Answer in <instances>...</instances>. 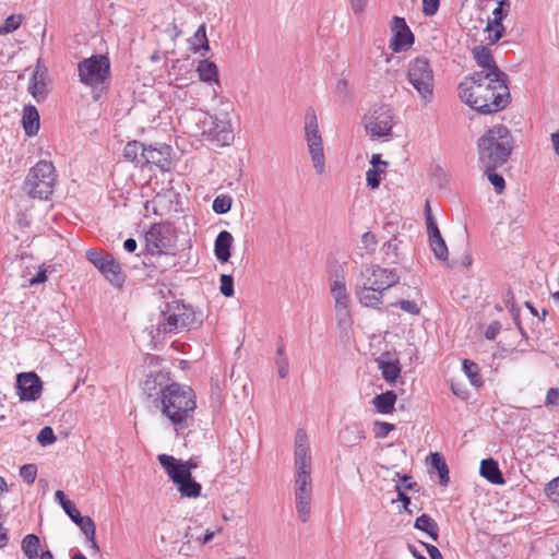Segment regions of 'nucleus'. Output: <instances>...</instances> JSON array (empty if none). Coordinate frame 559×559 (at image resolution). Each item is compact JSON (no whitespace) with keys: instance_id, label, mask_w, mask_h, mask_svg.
<instances>
[{"instance_id":"obj_1","label":"nucleus","mask_w":559,"mask_h":559,"mask_svg":"<svg viewBox=\"0 0 559 559\" xmlns=\"http://www.w3.org/2000/svg\"><path fill=\"white\" fill-rule=\"evenodd\" d=\"M508 76L497 72H474L459 85L460 98L483 115L498 112L510 103Z\"/></svg>"},{"instance_id":"obj_2","label":"nucleus","mask_w":559,"mask_h":559,"mask_svg":"<svg viewBox=\"0 0 559 559\" xmlns=\"http://www.w3.org/2000/svg\"><path fill=\"white\" fill-rule=\"evenodd\" d=\"M295 507L298 519L306 523L310 518L312 501L311 454L308 437L304 429L295 435Z\"/></svg>"},{"instance_id":"obj_3","label":"nucleus","mask_w":559,"mask_h":559,"mask_svg":"<svg viewBox=\"0 0 559 559\" xmlns=\"http://www.w3.org/2000/svg\"><path fill=\"white\" fill-rule=\"evenodd\" d=\"M154 405L178 431L187 428L197 407L195 394L189 386L171 383L157 392Z\"/></svg>"},{"instance_id":"obj_4","label":"nucleus","mask_w":559,"mask_h":559,"mask_svg":"<svg viewBox=\"0 0 559 559\" xmlns=\"http://www.w3.org/2000/svg\"><path fill=\"white\" fill-rule=\"evenodd\" d=\"M512 148L510 130L503 124H496L478 139V162L484 170H495L508 162Z\"/></svg>"},{"instance_id":"obj_5","label":"nucleus","mask_w":559,"mask_h":559,"mask_svg":"<svg viewBox=\"0 0 559 559\" xmlns=\"http://www.w3.org/2000/svg\"><path fill=\"white\" fill-rule=\"evenodd\" d=\"M162 316L163 321L158 324V330L163 333H177L202 323V319L191 307L178 300L167 302Z\"/></svg>"},{"instance_id":"obj_6","label":"nucleus","mask_w":559,"mask_h":559,"mask_svg":"<svg viewBox=\"0 0 559 559\" xmlns=\"http://www.w3.org/2000/svg\"><path fill=\"white\" fill-rule=\"evenodd\" d=\"M56 183L55 166L51 162L39 160L29 169L24 182V190L33 199L47 200L53 192Z\"/></svg>"},{"instance_id":"obj_7","label":"nucleus","mask_w":559,"mask_h":559,"mask_svg":"<svg viewBox=\"0 0 559 559\" xmlns=\"http://www.w3.org/2000/svg\"><path fill=\"white\" fill-rule=\"evenodd\" d=\"M146 250L152 258L159 260H169L168 266L176 265L175 254L167 252L175 246L171 228L165 224H153L145 234Z\"/></svg>"},{"instance_id":"obj_8","label":"nucleus","mask_w":559,"mask_h":559,"mask_svg":"<svg viewBox=\"0 0 559 559\" xmlns=\"http://www.w3.org/2000/svg\"><path fill=\"white\" fill-rule=\"evenodd\" d=\"M407 80L425 104L433 99V71L428 59L417 57L408 63Z\"/></svg>"},{"instance_id":"obj_9","label":"nucleus","mask_w":559,"mask_h":559,"mask_svg":"<svg viewBox=\"0 0 559 559\" xmlns=\"http://www.w3.org/2000/svg\"><path fill=\"white\" fill-rule=\"evenodd\" d=\"M78 71L83 84L97 88L109 76L110 61L107 56L93 55L79 62Z\"/></svg>"},{"instance_id":"obj_10","label":"nucleus","mask_w":559,"mask_h":559,"mask_svg":"<svg viewBox=\"0 0 559 559\" xmlns=\"http://www.w3.org/2000/svg\"><path fill=\"white\" fill-rule=\"evenodd\" d=\"M305 133L313 167L321 175L325 169L323 142L319 132L316 112L311 108L306 114Z\"/></svg>"},{"instance_id":"obj_11","label":"nucleus","mask_w":559,"mask_h":559,"mask_svg":"<svg viewBox=\"0 0 559 559\" xmlns=\"http://www.w3.org/2000/svg\"><path fill=\"white\" fill-rule=\"evenodd\" d=\"M364 124L371 136H389L395 124L394 111L388 105L376 106L365 116Z\"/></svg>"},{"instance_id":"obj_12","label":"nucleus","mask_w":559,"mask_h":559,"mask_svg":"<svg viewBox=\"0 0 559 559\" xmlns=\"http://www.w3.org/2000/svg\"><path fill=\"white\" fill-rule=\"evenodd\" d=\"M399 280L400 277L395 271L370 264L361 269L357 283L385 292L397 284Z\"/></svg>"},{"instance_id":"obj_13","label":"nucleus","mask_w":559,"mask_h":559,"mask_svg":"<svg viewBox=\"0 0 559 559\" xmlns=\"http://www.w3.org/2000/svg\"><path fill=\"white\" fill-rule=\"evenodd\" d=\"M203 124L205 126L203 134L218 146H227L234 141V132L227 114L221 117L210 116L209 121H204Z\"/></svg>"},{"instance_id":"obj_14","label":"nucleus","mask_w":559,"mask_h":559,"mask_svg":"<svg viewBox=\"0 0 559 559\" xmlns=\"http://www.w3.org/2000/svg\"><path fill=\"white\" fill-rule=\"evenodd\" d=\"M15 388L21 402H35L41 395L43 381L35 372H21L16 376Z\"/></svg>"},{"instance_id":"obj_15","label":"nucleus","mask_w":559,"mask_h":559,"mask_svg":"<svg viewBox=\"0 0 559 559\" xmlns=\"http://www.w3.org/2000/svg\"><path fill=\"white\" fill-rule=\"evenodd\" d=\"M390 27L393 33L390 48L394 52L405 51L414 44V35L404 17L393 16Z\"/></svg>"},{"instance_id":"obj_16","label":"nucleus","mask_w":559,"mask_h":559,"mask_svg":"<svg viewBox=\"0 0 559 559\" xmlns=\"http://www.w3.org/2000/svg\"><path fill=\"white\" fill-rule=\"evenodd\" d=\"M171 151L167 144L147 145L144 166L154 165L160 171H169L173 168Z\"/></svg>"},{"instance_id":"obj_17","label":"nucleus","mask_w":559,"mask_h":559,"mask_svg":"<svg viewBox=\"0 0 559 559\" xmlns=\"http://www.w3.org/2000/svg\"><path fill=\"white\" fill-rule=\"evenodd\" d=\"M55 499L84 534H93L92 530H94V521L90 516H83L62 490H57L55 492Z\"/></svg>"},{"instance_id":"obj_18","label":"nucleus","mask_w":559,"mask_h":559,"mask_svg":"<svg viewBox=\"0 0 559 559\" xmlns=\"http://www.w3.org/2000/svg\"><path fill=\"white\" fill-rule=\"evenodd\" d=\"M167 475L176 485L182 498H198L201 495V485L193 479L188 469H183L180 474L173 472L167 473Z\"/></svg>"},{"instance_id":"obj_19","label":"nucleus","mask_w":559,"mask_h":559,"mask_svg":"<svg viewBox=\"0 0 559 559\" xmlns=\"http://www.w3.org/2000/svg\"><path fill=\"white\" fill-rule=\"evenodd\" d=\"M365 438L366 431L359 423L346 425L338 433L341 445L348 448L359 444Z\"/></svg>"},{"instance_id":"obj_20","label":"nucleus","mask_w":559,"mask_h":559,"mask_svg":"<svg viewBox=\"0 0 559 559\" xmlns=\"http://www.w3.org/2000/svg\"><path fill=\"white\" fill-rule=\"evenodd\" d=\"M355 294L364 307L379 308L382 304L384 292L368 285L356 284Z\"/></svg>"},{"instance_id":"obj_21","label":"nucleus","mask_w":559,"mask_h":559,"mask_svg":"<svg viewBox=\"0 0 559 559\" xmlns=\"http://www.w3.org/2000/svg\"><path fill=\"white\" fill-rule=\"evenodd\" d=\"M157 460L166 473H182L183 469H188L192 474V469L197 467V463L193 460L181 461L169 454H159Z\"/></svg>"},{"instance_id":"obj_22","label":"nucleus","mask_w":559,"mask_h":559,"mask_svg":"<svg viewBox=\"0 0 559 559\" xmlns=\"http://www.w3.org/2000/svg\"><path fill=\"white\" fill-rule=\"evenodd\" d=\"M474 58L479 67L483 68L479 72H497L501 76H508L496 64L491 51L485 46H477L473 49Z\"/></svg>"},{"instance_id":"obj_23","label":"nucleus","mask_w":559,"mask_h":559,"mask_svg":"<svg viewBox=\"0 0 559 559\" xmlns=\"http://www.w3.org/2000/svg\"><path fill=\"white\" fill-rule=\"evenodd\" d=\"M377 362L385 381L393 382L397 379L401 372L400 362L397 359H392L389 352L383 353L377 359Z\"/></svg>"},{"instance_id":"obj_24","label":"nucleus","mask_w":559,"mask_h":559,"mask_svg":"<svg viewBox=\"0 0 559 559\" xmlns=\"http://www.w3.org/2000/svg\"><path fill=\"white\" fill-rule=\"evenodd\" d=\"M233 242L234 237L229 231L222 230L218 233L214 243V253L218 261L224 263L229 260Z\"/></svg>"},{"instance_id":"obj_25","label":"nucleus","mask_w":559,"mask_h":559,"mask_svg":"<svg viewBox=\"0 0 559 559\" xmlns=\"http://www.w3.org/2000/svg\"><path fill=\"white\" fill-rule=\"evenodd\" d=\"M99 272L115 286L121 287L124 283V274L119 262H117L111 255L105 261L104 269Z\"/></svg>"},{"instance_id":"obj_26","label":"nucleus","mask_w":559,"mask_h":559,"mask_svg":"<svg viewBox=\"0 0 559 559\" xmlns=\"http://www.w3.org/2000/svg\"><path fill=\"white\" fill-rule=\"evenodd\" d=\"M146 145L140 141H130L123 148V157L126 160L134 163L136 166L144 167Z\"/></svg>"},{"instance_id":"obj_27","label":"nucleus","mask_w":559,"mask_h":559,"mask_svg":"<svg viewBox=\"0 0 559 559\" xmlns=\"http://www.w3.org/2000/svg\"><path fill=\"white\" fill-rule=\"evenodd\" d=\"M480 475L495 485L504 484V478L499 469L498 463L493 459H485L480 463Z\"/></svg>"},{"instance_id":"obj_28","label":"nucleus","mask_w":559,"mask_h":559,"mask_svg":"<svg viewBox=\"0 0 559 559\" xmlns=\"http://www.w3.org/2000/svg\"><path fill=\"white\" fill-rule=\"evenodd\" d=\"M46 73L45 71H40L37 67L29 79L28 82V92L36 100H41L46 97Z\"/></svg>"},{"instance_id":"obj_29","label":"nucleus","mask_w":559,"mask_h":559,"mask_svg":"<svg viewBox=\"0 0 559 559\" xmlns=\"http://www.w3.org/2000/svg\"><path fill=\"white\" fill-rule=\"evenodd\" d=\"M22 123L28 136L35 135L39 130V114L35 106L27 105L23 109Z\"/></svg>"},{"instance_id":"obj_30","label":"nucleus","mask_w":559,"mask_h":559,"mask_svg":"<svg viewBox=\"0 0 559 559\" xmlns=\"http://www.w3.org/2000/svg\"><path fill=\"white\" fill-rule=\"evenodd\" d=\"M166 385V377L163 373H151L146 377L143 383V391L147 394L148 397L157 399V392L160 389H164Z\"/></svg>"},{"instance_id":"obj_31","label":"nucleus","mask_w":559,"mask_h":559,"mask_svg":"<svg viewBox=\"0 0 559 559\" xmlns=\"http://www.w3.org/2000/svg\"><path fill=\"white\" fill-rule=\"evenodd\" d=\"M191 50L204 57L210 50L205 24H201L191 38Z\"/></svg>"},{"instance_id":"obj_32","label":"nucleus","mask_w":559,"mask_h":559,"mask_svg":"<svg viewBox=\"0 0 559 559\" xmlns=\"http://www.w3.org/2000/svg\"><path fill=\"white\" fill-rule=\"evenodd\" d=\"M199 78L203 82H215L219 84L217 66L209 59L200 60L197 67Z\"/></svg>"},{"instance_id":"obj_33","label":"nucleus","mask_w":559,"mask_h":559,"mask_svg":"<svg viewBox=\"0 0 559 559\" xmlns=\"http://www.w3.org/2000/svg\"><path fill=\"white\" fill-rule=\"evenodd\" d=\"M396 394L393 391H386L378 394L373 399V405L380 414H389L394 409Z\"/></svg>"},{"instance_id":"obj_34","label":"nucleus","mask_w":559,"mask_h":559,"mask_svg":"<svg viewBox=\"0 0 559 559\" xmlns=\"http://www.w3.org/2000/svg\"><path fill=\"white\" fill-rule=\"evenodd\" d=\"M414 527L427 533L433 540H438L439 526L428 514H421L415 521Z\"/></svg>"},{"instance_id":"obj_35","label":"nucleus","mask_w":559,"mask_h":559,"mask_svg":"<svg viewBox=\"0 0 559 559\" xmlns=\"http://www.w3.org/2000/svg\"><path fill=\"white\" fill-rule=\"evenodd\" d=\"M428 237H429V246H430L436 259H438L440 261H447L449 252H448L447 243H445L443 237L441 236V233L439 231L436 234H431V235H428Z\"/></svg>"},{"instance_id":"obj_36","label":"nucleus","mask_w":559,"mask_h":559,"mask_svg":"<svg viewBox=\"0 0 559 559\" xmlns=\"http://www.w3.org/2000/svg\"><path fill=\"white\" fill-rule=\"evenodd\" d=\"M40 539L35 534L24 536L21 548L27 559H35L39 555Z\"/></svg>"},{"instance_id":"obj_37","label":"nucleus","mask_w":559,"mask_h":559,"mask_svg":"<svg viewBox=\"0 0 559 559\" xmlns=\"http://www.w3.org/2000/svg\"><path fill=\"white\" fill-rule=\"evenodd\" d=\"M431 466L438 471L440 485H448L450 480L449 468L444 457L440 453L436 452L431 454Z\"/></svg>"},{"instance_id":"obj_38","label":"nucleus","mask_w":559,"mask_h":559,"mask_svg":"<svg viewBox=\"0 0 559 559\" xmlns=\"http://www.w3.org/2000/svg\"><path fill=\"white\" fill-rule=\"evenodd\" d=\"M402 241L397 237H393L382 246V252L392 263H397L401 257Z\"/></svg>"},{"instance_id":"obj_39","label":"nucleus","mask_w":559,"mask_h":559,"mask_svg":"<svg viewBox=\"0 0 559 559\" xmlns=\"http://www.w3.org/2000/svg\"><path fill=\"white\" fill-rule=\"evenodd\" d=\"M463 371L474 386L478 388L483 385V379L479 374V368L476 362L465 359L463 361Z\"/></svg>"},{"instance_id":"obj_40","label":"nucleus","mask_w":559,"mask_h":559,"mask_svg":"<svg viewBox=\"0 0 559 559\" xmlns=\"http://www.w3.org/2000/svg\"><path fill=\"white\" fill-rule=\"evenodd\" d=\"M231 203L230 197L222 194L214 199L212 207L215 213L225 214L230 210Z\"/></svg>"},{"instance_id":"obj_41","label":"nucleus","mask_w":559,"mask_h":559,"mask_svg":"<svg viewBox=\"0 0 559 559\" xmlns=\"http://www.w3.org/2000/svg\"><path fill=\"white\" fill-rule=\"evenodd\" d=\"M485 31L488 32V36L486 38L488 44L492 45L503 36L504 27L502 23L498 26L497 24H492L489 20Z\"/></svg>"},{"instance_id":"obj_42","label":"nucleus","mask_w":559,"mask_h":559,"mask_svg":"<svg viewBox=\"0 0 559 559\" xmlns=\"http://www.w3.org/2000/svg\"><path fill=\"white\" fill-rule=\"evenodd\" d=\"M22 23L21 15H10L5 19L4 23L0 25V35L9 34L19 28Z\"/></svg>"},{"instance_id":"obj_43","label":"nucleus","mask_w":559,"mask_h":559,"mask_svg":"<svg viewBox=\"0 0 559 559\" xmlns=\"http://www.w3.org/2000/svg\"><path fill=\"white\" fill-rule=\"evenodd\" d=\"M334 93L342 103L349 100L350 90L348 82L345 79H338L335 84Z\"/></svg>"},{"instance_id":"obj_44","label":"nucleus","mask_w":559,"mask_h":559,"mask_svg":"<svg viewBox=\"0 0 559 559\" xmlns=\"http://www.w3.org/2000/svg\"><path fill=\"white\" fill-rule=\"evenodd\" d=\"M197 530H198V527H194V528L189 527L188 528V531L185 535V537L188 539V542H190L191 539H194V540L200 542L202 545H204L213 539L214 534H215L214 532L206 531L205 534L203 536H201L195 533Z\"/></svg>"},{"instance_id":"obj_45","label":"nucleus","mask_w":559,"mask_h":559,"mask_svg":"<svg viewBox=\"0 0 559 559\" xmlns=\"http://www.w3.org/2000/svg\"><path fill=\"white\" fill-rule=\"evenodd\" d=\"M219 290L225 297H231L234 295V278L231 275L222 274Z\"/></svg>"},{"instance_id":"obj_46","label":"nucleus","mask_w":559,"mask_h":559,"mask_svg":"<svg viewBox=\"0 0 559 559\" xmlns=\"http://www.w3.org/2000/svg\"><path fill=\"white\" fill-rule=\"evenodd\" d=\"M110 255L107 254L106 257H103L98 251L94 249H90L86 251V259L97 267L99 271L100 269H104L105 261L108 260Z\"/></svg>"},{"instance_id":"obj_47","label":"nucleus","mask_w":559,"mask_h":559,"mask_svg":"<svg viewBox=\"0 0 559 559\" xmlns=\"http://www.w3.org/2000/svg\"><path fill=\"white\" fill-rule=\"evenodd\" d=\"M485 173L490 183L495 187L496 192L501 193L506 188V181L503 177L495 173V170H485Z\"/></svg>"},{"instance_id":"obj_48","label":"nucleus","mask_w":559,"mask_h":559,"mask_svg":"<svg viewBox=\"0 0 559 559\" xmlns=\"http://www.w3.org/2000/svg\"><path fill=\"white\" fill-rule=\"evenodd\" d=\"M37 441L41 445L52 444L56 441V436L53 433L52 428L49 426L41 428L39 433L37 435Z\"/></svg>"},{"instance_id":"obj_49","label":"nucleus","mask_w":559,"mask_h":559,"mask_svg":"<svg viewBox=\"0 0 559 559\" xmlns=\"http://www.w3.org/2000/svg\"><path fill=\"white\" fill-rule=\"evenodd\" d=\"M20 475L27 484H33L37 476V467L35 464H25L20 468Z\"/></svg>"},{"instance_id":"obj_50","label":"nucleus","mask_w":559,"mask_h":559,"mask_svg":"<svg viewBox=\"0 0 559 559\" xmlns=\"http://www.w3.org/2000/svg\"><path fill=\"white\" fill-rule=\"evenodd\" d=\"M545 492L552 502L559 504V476L546 485Z\"/></svg>"},{"instance_id":"obj_51","label":"nucleus","mask_w":559,"mask_h":559,"mask_svg":"<svg viewBox=\"0 0 559 559\" xmlns=\"http://www.w3.org/2000/svg\"><path fill=\"white\" fill-rule=\"evenodd\" d=\"M335 314H336L337 325L344 331L348 330L352 325V316H350L349 309L348 310H335Z\"/></svg>"},{"instance_id":"obj_52","label":"nucleus","mask_w":559,"mask_h":559,"mask_svg":"<svg viewBox=\"0 0 559 559\" xmlns=\"http://www.w3.org/2000/svg\"><path fill=\"white\" fill-rule=\"evenodd\" d=\"M367 185L376 189L380 186V170L378 168H370L366 173Z\"/></svg>"},{"instance_id":"obj_53","label":"nucleus","mask_w":559,"mask_h":559,"mask_svg":"<svg viewBox=\"0 0 559 559\" xmlns=\"http://www.w3.org/2000/svg\"><path fill=\"white\" fill-rule=\"evenodd\" d=\"M504 5L509 7V3L507 0H502L498 2L497 8L493 10L495 19L490 21L492 24H497L500 26V23L502 22L503 17L507 15L504 11Z\"/></svg>"},{"instance_id":"obj_54","label":"nucleus","mask_w":559,"mask_h":559,"mask_svg":"<svg viewBox=\"0 0 559 559\" xmlns=\"http://www.w3.org/2000/svg\"><path fill=\"white\" fill-rule=\"evenodd\" d=\"M439 5V0H423V13L426 16H432L437 13Z\"/></svg>"},{"instance_id":"obj_55","label":"nucleus","mask_w":559,"mask_h":559,"mask_svg":"<svg viewBox=\"0 0 559 559\" xmlns=\"http://www.w3.org/2000/svg\"><path fill=\"white\" fill-rule=\"evenodd\" d=\"M399 306L402 310L413 316H418L420 313V308L415 301L402 299L399 301Z\"/></svg>"},{"instance_id":"obj_56","label":"nucleus","mask_w":559,"mask_h":559,"mask_svg":"<svg viewBox=\"0 0 559 559\" xmlns=\"http://www.w3.org/2000/svg\"><path fill=\"white\" fill-rule=\"evenodd\" d=\"M374 425L377 427V438H385L394 429V425L384 421H376Z\"/></svg>"},{"instance_id":"obj_57","label":"nucleus","mask_w":559,"mask_h":559,"mask_svg":"<svg viewBox=\"0 0 559 559\" xmlns=\"http://www.w3.org/2000/svg\"><path fill=\"white\" fill-rule=\"evenodd\" d=\"M361 242L367 250L373 251L376 249L378 241L373 233L367 231L362 235Z\"/></svg>"},{"instance_id":"obj_58","label":"nucleus","mask_w":559,"mask_h":559,"mask_svg":"<svg viewBox=\"0 0 559 559\" xmlns=\"http://www.w3.org/2000/svg\"><path fill=\"white\" fill-rule=\"evenodd\" d=\"M558 404H559V389L550 388L546 394L545 405L552 406V405H558Z\"/></svg>"},{"instance_id":"obj_59","label":"nucleus","mask_w":559,"mask_h":559,"mask_svg":"<svg viewBox=\"0 0 559 559\" xmlns=\"http://www.w3.org/2000/svg\"><path fill=\"white\" fill-rule=\"evenodd\" d=\"M276 367L278 376L284 379L288 374V358H276Z\"/></svg>"},{"instance_id":"obj_60","label":"nucleus","mask_w":559,"mask_h":559,"mask_svg":"<svg viewBox=\"0 0 559 559\" xmlns=\"http://www.w3.org/2000/svg\"><path fill=\"white\" fill-rule=\"evenodd\" d=\"M169 262V260H159V262H157V258H152L150 255L148 258V261H144V264L147 266V265H152L156 269H159L160 272H165L166 270L170 269L171 266H168L166 263Z\"/></svg>"},{"instance_id":"obj_61","label":"nucleus","mask_w":559,"mask_h":559,"mask_svg":"<svg viewBox=\"0 0 559 559\" xmlns=\"http://www.w3.org/2000/svg\"><path fill=\"white\" fill-rule=\"evenodd\" d=\"M9 543V530L3 526V514L0 512V549Z\"/></svg>"},{"instance_id":"obj_62","label":"nucleus","mask_w":559,"mask_h":559,"mask_svg":"<svg viewBox=\"0 0 559 559\" xmlns=\"http://www.w3.org/2000/svg\"><path fill=\"white\" fill-rule=\"evenodd\" d=\"M509 311L512 316L514 323L516 324L518 329L520 330L521 334L525 335V332L520 323V308L516 307L514 304H512L511 306H509Z\"/></svg>"},{"instance_id":"obj_63","label":"nucleus","mask_w":559,"mask_h":559,"mask_svg":"<svg viewBox=\"0 0 559 559\" xmlns=\"http://www.w3.org/2000/svg\"><path fill=\"white\" fill-rule=\"evenodd\" d=\"M46 281H47L46 270L40 267V270L36 273V275L28 280V286H35V285L44 283Z\"/></svg>"},{"instance_id":"obj_64","label":"nucleus","mask_w":559,"mask_h":559,"mask_svg":"<svg viewBox=\"0 0 559 559\" xmlns=\"http://www.w3.org/2000/svg\"><path fill=\"white\" fill-rule=\"evenodd\" d=\"M499 331H500V325H499V323L493 322V323H491V324L487 328V330H486V332H485V336H486V338H487V340H495V338H496V336L498 335Z\"/></svg>"}]
</instances>
